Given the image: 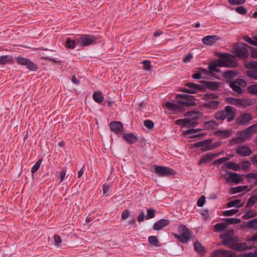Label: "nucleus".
Listing matches in <instances>:
<instances>
[{
    "label": "nucleus",
    "mask_w": 257,
    "mask_h": 257,
    "mask_svg": "<svg viewBox=\"0 0 257 257\" xmlns=\"http://www.w3.org/2000/svg\"><path fill=\"white\" fill-rule=\"evenodd\" d=\"M96 40L93 35H82L77 39V43L81 47H86L92 44Z\"/></svg>",
    "instance_id": "nucleus-7"
},
{
    "label": "nucleus",
    "mask_w": 257,
    "mask_h": 257,
    "mask_svg": "<svg viewBox=\"0 0 257 257\" xmlns=\"http://www.w3.org/2000/svg\"><path fill=\"white\" fill-rule=\"evenodd\" d=\"M233 235L234 230L233 229H229L224 233L220 234V238L223 240L222 241H226L234 236Z\"/></svg>",
    "instance_id": "nucleus-27"
},
{
    "label": "nucleus",
    "mask_w": 257,
    "mask_h": 257,
    "mask_svg": "<svg viewBox=\"0 0 257 257\" xmlns=\"http://www.w3.org/2000/svg\"><path fill=\"white\" fill-rule=\"evenodd\" d=\"M252 135L248 128L244 130L239 131L237 133V137L230 140L229 144L233 146L239 143H243L251 138Z\"/></svg>",
    "instance_id": "nucleus-5"
},
{
    "label": "nucleus",
    "mask_w": 257,
    "mask_h": 257,
    "mask_svg": "<svg viewBox=\"0 0 257 257\" xmlns=\"http://www.w3.org/2000/svg\"><path fill=\"white\" fill-rule=\"evenodd\" d=\"M29 59L24 58L21 57H18L17 58V62L22 65H26L27 63L29 62Z\"/></svg>",
    "instance_id": "nucleus-58"
},
{
    "label": "nucleus",
    "mask_w": 257,
    "mask_h": 257,
    "mask_svg": "<svg viewBox=\"0 0 257 257\" xmlns=\"http://www.w3.org/2000/svg\"><path fill=\"white\" fill-rule=\"evenodd\" d=\"M26 67L30 71H35L38 69L37 65L32 62L30 60H29V62L26 64Z\"/></svg>",
    "instance_id": "nucleus-48"
},
{
    "label": "nucleus",
    "mask_w": 257,
    "mask_h": 257,
    "mask_svg": "<svg viewBox=\"0 0 257 257\" xmlns=\"http://www.w3.org/2000/svg\"><path fill=\"white\" fill-rule=\"evenodd\" d=\"M166 108L171 111H173L176 112H182V106L180 103L176 104L170 102H167L165 104Z\"/></svg>",
    "instance_id": "nucleus-20"
},
{
    "label": "nucleus",
    "mask_w": 257,
    "mask_h": 257,
    "mask_svg": "<svg viewBox=\"0 0 257 257\" xmlns=\"http://www.w3.org/2000/svg\"><path fill=\"white\" fill-rule=\"evenodd\" d=\"M200 83L202 84L203 87H204V91L207 88L212 91L216 90L221 85V83L216 81H200Z\"/></svg>",
    "instance_id": "nucleus-12"
},
{
    "label": "nucleus",
    "mask_w": 257,
    "mask_h": 257,
    "mask_svg": "<svg viewBox=\"0 0 257 257\" xmlns=\"http://www.w3.org/2000/svg\"><path fill=\"white\" fill-rule=\"evenodd\" d=\"M249 49H250L251 56L253 58H257V48L250 46Z\"/></svg>",
    "instance_id": "nucleus-64"
},
{
    "label": "nucleus",
    "mask_w": 257,
    "mask_h": 257,
    "mask_svg": "<svg viewBox=\"0 0 257 257\" xmlns=\"http://www.w3.org/2000/svg\"><path fill=\"white\" fill-rule=\"evenodd\" d=\"M42 159H40L36 163V164L34 165L31 169V173L32 174H34L38 170L42 164Z\"/></svg>",
    "instance_id": "nucleus-52"
},
{
    "label": "nucleus",
    "mask_w": 257,
    "mask_h": 257,
    "mask_svg": "<svg viewBox=\"0 0 257 257\" xmlns=\"http://www.w3.org/2000/svg\"><path fill=\"white\" fill-rule=\"evenodd\" d=\"M224 221L229 224H235L240 222V219L237 218H226L224 219Z\"/></svg>",
    "instance_id": "nucleus-47"
},
{
    "label": "nucleus",
    "mask_w": 257,
    "mask_h": 257,
    "mask_svg": "<svg viewBox=\"0 0 257 257\" xmlns=\"http://www.w3.org/2000/svg\"><path fill=\"white\" fill-rule=\"evenodd\" d=\"M226 102L237 106H241L243 108H246L252 105L253 103L251 99L249 98H236L232 97L225 98Z\"/></svg>",
    "instance_id": "nucleus-4"
},
{
    "label": "nucleus",
    "mask_w": 257,
    "mask_h": 257,
    "mask_svg": "<svg viewBox=\"0 0 257 257\" xmlns=\"http://www.w3.org/2000/svg\"><path fill=\"white\" fill-rule=\"evenodd\" d=\"M144 125L148 128L151 130L154 126V122L151 120H146L144 121Z\"/></svg>",
    "instance_id": "nucleus-62"
},
{
    "label": "nucleus",
    "mask_w": 257,
    "mask_h": 257,
    "mask_svg": "<svg viewBox=\"0 0 257 257\" xmlns=\"http://www.w3.org/2000/svg\"><path fill=\"white\" fill-rule=\"evenodd\" d=\"M233 82H235L237 85L240 87H245L247 85V82L243 79H236Z\"/></svg>",
    "instance_id": "nucleus-56"
},
{
    "label": "nucleus",
    "mask_w": 257,
    "mask_h": 257,
    "mask_svg": "<svg viewBox=\"0 0 257 257\" xmlns=\"http://www.w3.org/2000/svg\"><path fill=\"white\" fill-rule=\"evenodd\" d=\"M238 211V209H235L225 210L223 212V215L224 216H231L236 213Z\"/></svg>",
    "instance_id": "nucleus-57"
},
{
    "label": "nucleus",
    "mask_w": 257,
    "mask_h": 257,
    "mask_svg": "<svg viewBox=\"0 0 257 257\" xmlns=\"http://www.w3.org/2000/svg\"><path fill=\"white\" fill-rule=\"evenodd\" d=\"M221 257H236L235 254L229 250L223 249Z\"/></svg>",
    "instance_id": "nucleus-59"
},
{
    "label": "nucleus",
    "mask_w": 257,
    "mask_h": 257,
    "mask_svg": "<svg viewBox=\"0 0 257 257\" xmlns=\"http://www.w3.org/2000/svg\"><path fill=\"white\" fill-rule=\"evenodd\" d=\"M178 231L179 234L173 233V236L181 243L187 242L191 237L190 231L184 224H181L179 226Z\"/></svg>",
    "instance_id": "nucleus-2"
},
{
    "label": "nucleus",
    "mask_w": 257,
    "mask_h": 257,
    "mask_svg": "<svg viewBox=\"0 0 257 257\" xmlns=\"http://www.w3.org/2000/svg\"><path fill=\"white\" fill-rule=\"evenodd\" d=\"M235 11L238 14L242 15H245L247 13L246 9L243 6H239L238 7H237L235 9Z\"/></svg>",
    "instance_id": "nucleus-61"
},
{
    "label": "nucleus",
    "mask_w": 257,
    "mask_h": 257,
    "mask_svg": "<svg viewBox=\"0 0 257 257\" xmlns=\"http://www.w3.org/2000/svg\"><path fill=\"white\" fill-rule=\"evenodd\" d=\"M246 226L249 229H257V218L248 221Z\"/></svg>",
    "instance_id": "nucleus-44"
},
{
    "label": "nucleus",
    "mask_w": 257,
    "mask_h": 257,
    "mask_svg": "<svg viewBox=\"0 0 257 257\" xmlns=\"http://www.w3.org/2000/svg\"><path fill=\"white\" fill-rule=\"evenodd\" d=\"M248 249L247 245L246 243H239L238 242L236 243L235 247L233 250H235L237 251H242Z\"/></svg>",
    "instance_id": "nucleus-37"
},
{
    "label": "nucleus",
    "mask_w": 257,
    "mask_h": 257,
    "mask_svg": "<svg viewBox=\"0 0 257 257\" xmlns=\"http://www.w3.org/2000/svg\"><path fill=\"white\" fill-rule=\"evenodd\" d=\"M92 97L94 101L98 103H101L104 99L102 94L100 91L94 92L92 95Z\"/></svg>",
    "instance_id": "nucleus-35"
},
{
    "label": "nucleus",
    "mask_w": 257,
    "mask_h": 257,
    "mask_svg": "<svg viewBox=\"0 0 257 257\" xmlns=\"http://www.w3.org/2000/svg\"><path fill=\"white\" fill-rule=\"evenodd\" d=\"M123 139L128 144H133L137 142L138 138L133 133L125 134L123 136Z\"/></svg>",
    "instance_id": "nucleus-24"
},
{
    "label": "nucleus",
    "mask_w": 257,
    "mask_h": 257,
    "mask_svg": "<svg viewBox=\"0 0 257 257\" xmlns=\"http://www.w3.org/2000/svg\"><path fill=\"white\" fill-rule=\"evenodd\" d=\"M76 44H78L77 40L75 41L71 39L70 38H67L65 45L66 48L73 49L75 48V45Z\"/></svg>",
    "instance_id": "nucleus-38"
},
{
    "label": "nucleus",
    "mask_w": 257,
    "mask_h": 257,
    "mask_svg": "<svg viewBox=\"0 0 257 257\" xmlns=\"http://www.w3.org/2000/svg\"><path fill=\"white\" fill-rule=\"evenodd\" d=\"M238 242H239L238 236H234L228 240L222 241L221 244L228 247L231 249H233Z\"/></svg>",
    "instance_id": "nucleus-18"
},
{
    "label": "nucleus",
    "mask_w": 257,
    "mask_h": 257,
    "mask_svg": "<svg viewBox=\"0 0 257 257\" xmlns=\"http://www.w3.org/2000/svg\"><path fill=\"white\" fill-rule=\"evenodd\" d=\"M220 101L217 100H210L204 103L201 106L206 108L216 109L220 104Z\"/></svg>",
    "instance_id": "nucleus-21"
},
{
    "label": "nucleus",
    "mask_w": 257,
    "mask_h": 257,
    "mask_svg": "<svg viewBox=\"0 0 257 257\" xmlns=\"http://www.w3.org/2000/svg\"><path fill=\"white\" fill-rule=\"evenodd\" d=\"M218 97V94H216L214 93H206L204 94L203 96V100H209V99H214L217 98Z\"/></svg>",
    "instance_id": "nucleus-45"
},
{
    "label": "nucleus",
    "mask_w": 257,
    "mask_h": 257,
    "mask_svg": "<svg viewBox=\"0 0 257 257\" xmlns=\"http://www.w3.org/2000/svg\"><path fill=\"white\" fill-rule=\"evenodd\" d=\"M212 142V139L209 138L206 140L197 142L193 144L195 148L200 147V150L204 152L211 150L210 144Z\"/></svg>",
    "instance_id": "nucleus-10"
},
{
    "label": "nucleus",
    "mask_w": 257,
    "mask_h": 257,
    "mask_svg": "<svg viewBox=\"0 0 257 257\" xmlns=\"http://www.w3.org/2000/svg\"><path fill=\"white\" fill-rule=\"evenodd\" d=\"M247 92L250 94L255 96L257 95V84H252L249 86L247 88Z\"/></svg>",
    "instance_id": "nucleus-41"
},
{
    "label": "nucleus",
    "mask_w": 257,
    "mask_h": 257,
    "mask_svg": "<svg viewBox=\"0 0 257 257\" xmlns=\"http://www.w3.org/2000/svg\"><path fill=\"white\" fill-rule=\"evenodd\" d=\"M143 69L147 71H150L151 69V61L150 60H145L143 62Z\"/></svg>",
    "instance_id": "nucleus-60"
},
{
    "label": "nucleus",
    "mask_w": 257,
    "mask_h": 257,
    "mask_svg": "<svg viewBox=\"0 0 257 257\" xmlns=\"http://www.w3.org/2000/svg\"><path fill=\"white\" fill-rule=\"evenodd\" d=\"M236 71L228 70L223 72L222 75L226 79H231L237 75Z\"/></svg>",
    "instance_id": "nucleus-36"
},
{
    "label": "nucleus",
    "mask_w": 257,
    "mask_h": 257,
    "mask_svg": "<svg viewBox=\"0 0 257 257\" xmlns=\"http://www.w3.org/2000/svg\"><path fill=\"white\" fill-rule=\"evenodd\" d=\"M257 202V194L251 196L248 200L245 208L252 206Z\"/></svg>",
    "instance_id": "nucleus-39"
},
{
    "label": "nucleus",
    "mask_w": 257,
    "mask_h": 257,
    "mask_svg": "<svg viewBox=\"0 0 257 257\" xmlns=\"http://www.w3.org/2000/svg\"><path fill=\"white\" fill-rule=\"evenodd\" d=\"M246 75L249 77L257 80V70L247 71Z\"/></svg>",
    "instance_id": "nucleus-54"
},
{
    "label": "nucleus",
    "mask_w": 257,
    "mask_h": 257,
    "mask_svg": "<svg viewBox=\"0 0 257 257\" xmlns=\"http://www.w3.org/2000/svg\"><path fill=\"white\" fill-rule=\"evenodd\" d=\"M256 215L257 212L255 210H248L245 213L244 215L242 216V218L244 219H248L255 217Z\"/></svg>",
    "instance_id": "nucleus-40"
},
{
    "label": "nucleus",
    "mask_w": 257,
    "mask_h": 257,
    "mask_svg": "<svg viewBox=\"0 0 257 257\" xmlns=\"http://www.w3.org/2000/svg\"><path fill=\"white\" fill-rule=\"evenodd\" d=\"M245 67L247 69L253 70H257V62L250 61L248 63L245 64Z\"/></svg>",
    "instance_id": "nucleus-51"
},
{
    "label": "nucleus",
    "mask_w": 257,
    "mask_h": 257,
    "mask_svg": "<svg viewBox=\"0 0 257 257\" xmlns=\"http://www.w3.org/2000/svg\"><path fill=\"white\" fill-rule=\"evenodd\" d=\"M13 61V57L11 55H4L0 56V64L5 65L11 63Z\"/></svg>",
    "instance_id": "nucleus-31"
},
{
    "label": "nucleus",
    "mask_w": 257,
    "mask_h": 257,
    "mask_svg": "<svg viewBox=\"0 0 257 257\" xmlns=\"http://www.w3.org/2000/svg\"><path fill=\"white\" fill-rule=\"evenodd\" d=\"M250 162L248 161L243 162V165L242 166V170L244 172H247L248 171L250 167Z\"/></svg>",
    "instance_id": "nucleus-63"
},
{
    "label": "nucleus",
    "mask_w": 257,
    "mask_h": 257,
    "mask_svg": "<svg viewBox=\"0 0 257 257\" xmlns=\"http://www.w3.org/2000/svg\"><path fill=\"white\" fill-rule=\"evenodd\" d=\"M244 202L241 203V201L239 199L234 200L228 202L226 204L227 207H236L240 208L243 206Z\"/></svg>",
    "instance_id": "nucleus-29"
},
{
    "label": "nucleus",
    "mask_w": 257,
    "mask_h": 257,
    "mask_svg": "<svg viewBox=\"0 0 257 257\" xmlns=\"http://www.w3.org/2000/svg\"><path fill=\"white\" fill-rule=\"evenodd\" d=\"M231 111V106L227 105L224 110L218 111L214 114V117L218 120H223L227 118Z\"/></svg>",
    "instance_id": "nucleus-13"
},
{
    "label": "nucleus",
    "mask_w": 257,
    "mask_h": 257,
    "mask_svg": "<svg viewBox=\"0 0 257 257\" xmlns=\"http://www.w3.org/2000/svg\"><path fill=\"white\" fill-rule=\"evenodd\" d=\"M249 46L244 43L239 45L236 44L232 48V53L238 58L246 59L249 56Z\"/></svg>",
    "instance_id": "nucleus-3"
},
{
    "label": "nucleus",
    "mask_w": 257,
    "mask_h": 257,
    "mask_svg": "<svg viewBox=\"0 0 257 257\" xmlns=\"http://www.w3.org/2000/svg\"><path fill=\"white\" fill-rule=\"evenodd\" d=\"M224 167L227 169H231L235 171H237L240 170L241 167L239 164L233 162H229L227 163L224 164L221 168L223 169Z\"/></svg>",
    "instance_id": "nucleus-25"
},
{
    "label": "nucleus",
    "mask_w": 257,
    "mask_h": 257,
    "mask_svg": "<svg viewBox=\"0 0 257 257\" xmlns=\"http://www.w3.org/2000/svg\"><path fill=\"white\" fill-rule=\"evenodd\" d=\"M226 174L229 177L226 179L227 182H233L235 184H239L242 182L243 175L237 173L227 171Z\"/></svg>",
    "instance_id": "nucleus-11"
},
{
    "label": "nucleus",
    "mask_w": 257,
    "mask_h": 257,
    "mask_svg": "<svg viewBox=\"0 0 257 257\" xmlns=\"http://www.w3.org/2000/svg\"><path fill=\"white\" fill-rule=\"evenodd\" d=\"M244 190H247V191L250 190V189H248V186L244 185L232 187L230 189V192L231 194H234L237 193L242 192Z\"/></svg>",
    "instance_id": "nucleus-28"
},
{
    "label": "nucleus",
    "mask_w": 257,
    "mask_h": 257,
    "mask_svg": "<svg viewBox=\"0 0 257 257\" xmlns=\"http://www.w3.org/2000/svg\"><path fill=\"white\" fill-rule=\"evenodd\" d=\"M245 177L248 179V182L251 183L250 188L257 185V174L249 173L245 175Z\"/></svg>",
    "instance_id": "nucleus-22"
},
{
    "label": "nucleus",
    "mask_w": 257,
    "mask_h": 257,
    "mask_svg": "<svg viewBox=\"0 0 257 257\" xmlns=\"http://www.w3.org/2000/svg\"><path fill=\"white\" fill-rule=\"evenodd\" d=\"M220 39L221 38L217 35H208L202 38V42L205 45L212 46Z\"/></svg>",
    "instance_id": "nucleus-15"
},
{
    "label": "nucleus",
    "mask_w": 257,
    "mask_h": 257,
    "mask_svg": "<svg viewBox=\"0 0 257 257\" xmlns=\"http://www.w3.org/2000/svg\"><path fill=\"white\" fill-rule=\"evenodd\" d=\"M215 229L217 232L220 231L227 227L226 225L223 223H217L215 225Z\"/></svg>",
    "instance_id": "nucleus-53"
},
{
    "label": "nucleus",
    "mask_w": 257,
    "mask_h": 257,
    "mask_svg": "<svg viewBox=\"0 0 257 257\" xmlns=\"http://www.w3.org/2000/svg\"><path fill=\"white\" fill-rule=\"evenodd\" d=\"M194 250L202 254H204L205 252V249L204 247L202 245L201 243L199 241H196L194 243Z\"/></svg>",
    "instance_id": "nucleus-33"
},
{
    "label": "nucleus",
    "mask_w": 257,
    "mask_h": 257,
    "mask_svg": "<svg viewBox=\"0 0 257 257\" xmlns=\"http://www.w3.org/2000/svg\"><path fill=\"white\" fill-rule=\"evenodd\" d=\"M215 135L222 139L229 138L232 134L231 130H217L214 133Z\"/></svg>",
    "instance_id": "nucleus-23"
},
{
    "label": "nucleus",
    "mask_w": 257,
    "mask_h": 257,
    "mask_svg": "<svg viewBox=\"0 0 257 257\" xmlns=\"http://www.w3.org/2000/svg\"><path fill=\"white\" fill-rule=\"evenodd\" d=\"M235 114V110L232 106H231V111L230 112H229V114H228V116L227 117V121L228 122H231L234 119Z\"/></svg>",
    "instance_id": "nucleus-49"
},
{
    "label": "nucleus",
    "mask_w": 257,
    "mask_h": 257,
    "mask_svg": "<svg viewBox=\"0 0 257 257\" xmlns=\"http://www.w3.org/2000/svg\"><path fill=\"white\" fill-rule=\"evenodd\" d=\"M217 54L220 56V58L216 61L209 63L208 68L210 71L220 72V69H217V67L233 68L237 66V63L235 60L234 56L233 55L225 53Z\"/></svg>",
    "instance_id": "nucleus-1"
},
{
    "label": "nucleus",
    "mask_w": 257,
    "mask_h": 257,
    "mask_svg": "<svg viewBox=\"0 0 257 257\" xmlns=\"http://www.w3.org/2000/svg\"><path fill=\"white\" fill-rule=\"evenodd\" d=\"M252 119V116L248 113H243L240 114L236 119L235 123L238 125L248 124L249 121Z\"/></svg>",
    "instance_id": "nucleus-9"
},
{
    "label": "nucleus",
    "mask_w": 257,
    "mask_h": 257,
    "mask_svg": "<svg viewBox=\"0 0 257 257\" xmlns=\"http://www.w3.org/2000/svg\"><path fill=\"white\" fill-rule=\"evenodd\" d=\"M155 172L160 176H170L176 174V172L172 168L162 166H157L155 168Z\"/></svg>",
    "instance_id": "nucleus-8"
},
{
    "label": "nucleus",
    "mask_w": 257,
    "mask_h": 257,
    "mask_svg": "<svg viewBox=\"0 0 257 257\" xmlns=\"http://www.w3.org/2000/svg\"><path fill=\"white\" fill-rule=\"evenodd\" d=\"M194 115L193 118L194 119H197L201 117L203 115V113L201 112L198 111H190L187 112L185 114L186 117H191Z\"/></svg>",
    "instance_id": "nucleus-30"
},
{
    "label": "nucleus",
    "mask_w": 257,
    "mask_h": 257,
    "mask_svg": "<svg viewBox=\"0 0 257 257\" xmlns=\"http://www.w3.org/2000/svg\"><path fill=\"white\" fill-rule=\"evenodd\" d=\"M176 98L185 99L189 101H194L196 99L194 96L184 94H179L176 95Z\"/></svg>",
    "instance_id": "nucleus-42"
},
{
    "label": "nucleus",
    "mask_w": 257,
    "mask_h": 257,
    "mask_svg": "<svg viewBox=\"0 0 257 257\" xmlns=\"http://www.w3.org/2000/svg\"><path fill=\"white\" fill-rule=\"evenodd\" d=\"M185 86L188 88H182L180 90L181 92L194 94L197 93L198 91H204V87H203L202 84H198L189 82L186 83Z\"/></svg>",
    "instance_id": "nucleus-6"
},
{
    "label": "nucleus",
    "mask_w": 257,
    "mask_h": 257,
    "mask_svg": "<svg viewBox=\"0 0 257 257\" xmlns=\"http://www.w3.org/2000/svg\"><path fill=\"white\" fill-rule=\"evenodd\" d=\"M243 39L246 42L248 43L249 44L252 45L253 46H257V42L254 40L251 39V38L247 36H244L243 37Z\"/></svg>",
    "instance_id": "nucleus-55"
},
{
    "label": "nucleus",
    "mask_w": 257,
    "mask_h": 257,
    "mask_svg": "<svg viewBox=\"0 0 257 257\" xmlns=\"http://www.w3.org/2000/svg\"><path fill=\"white\" fill-rule=\"evenodd\" d=\"M229 87L235 92L237 95H240L243 93L244 90L235 82L231 81L228 83Z\"/></svg>",
    "instance_id": "nucleus-26"
},
{
    "label": "nucleus",
    "mask_w": 257,
    "mask_h": 257,
    "mask_svg": "<svg viewBox=\"0 0 257 257\" xmlns=\"http://www.w3.org/2000/svg\"><path fill=\"white\" fill-rule=\"evenodd\" d=\"M109 128L111 132L116 134H120L123 132V126L120 121H112L109 124Z\"/></svg>",
    "instance_id": "nucleus-14"
},
{
    "label": "nucleus",
    "mask_w": 257,
    "mask_h": 257,
    "mask_svg": "<svg viewBox=\"0 0 257 257\" xmlns=\"http://www.w3.org/2000/svg\"><path fill=\"white\" fill-rule=\"evenodd\" d=\"M180 122H182L181 126L182 127H188V122H189L188 118L179 119L176 120L175 123L177 125H180Z\"/></svg>",
    "instance_id": "nucleus-50"
},
{
    "label": "nucleus",
    "mask_w": 257,
    "mask_h": 257,
    "mask_svg": "<svg viewBox=\"0 0 257 257\" xmlns=\"http://www.w3.org/2000/svg\"><path fill=\"white\" fill-rule=\"evenodd\" d=\"M236 153L241 157H247L250 156L252 152L251 149L246 146H240L238 147L236 150Z\"/></svg>",
    "instance_id": "nucleus-16"
},
{
    "label": "nucleus",
    "mask_w": 257,
    "mask_h": 257,
    "mask_svg": "<svg viewBox=\"0 0 257 257\" xmlns=\"http://www.w3.org/2000/svg\"><path fill=\"white\" fill-rule=\"evenodd\" d=\"M204 126L206 130H210L218 126V123L213 120H211L204 122Z\"/></svg>",
    "instance_id": "nucleus-34"
},
{
    "label": "nucleus",
    "mask_w": 257,
    "mask_h": 257,
    "mask_svg": "<svg viewBox=\"0 0 257 257\" xmlns=\"http://www.w3.org/2000/svg\"><path fill=\"white\" fill-rule=\"evenodd\" d=\"M219 155V154L207 153L204 155L200 160L198 165H201L203 164L207 163L212 160L214 158Z\"/></svg>",
    "instance_id": "nucleus-19"
},
{
    "label": "nucleus",
    "mask_w": 257,
    "mask_h": 257,
    "mask_svg": "<svg viewBox=\"0 0 257 257\" xmlns=\"http://www.w3.org/2000/svg\"><path fill=\"white\" fill-rule=\"evenodd\" d=\"M178 103H180L181 106H182V111L186 107H190V106H194L196 105V103L193 102V101H184L181 100L178 101Z\"/></svg>",
    "instance_id": "nucleus-32"
},
{
    "label": "nucleus",
    "mask_w": 257,
    "mask_h": 257,
    "mask_svg": "<svg viewBox=\"0 0 257 257\" xmlns=\"http://www.w3.org/2000/svg\"><path fill=\"white\" fill-rule=\"evenodd\" d=\"M156 211L153 208L147 209V215H146V219L149 220L154 218L155 216Z\"/></svg>",
    "instance_id": "nucleus-43"
},
{
    "label": "nucleus",
    "mask_w": 257,
    "mask_h": 257,
    "mask_svg": "<svg viewBox=\"0 0 257 257\" xmlns=\"http://www.w3.org/2000/svg\"><path fill=\"white\" fill-rule=\"evenodd\" d=\"M170 223V221L166 219H161L156 222L153 225V229L160 230L167 226Z\"/></svg>",
    "instance_id": "nucleus-17"
},
{
    "label": "nucleus",
    "mask_w": 257,
    "mask_h": 257,
    "mask_svg": "<svg viewBox=\"0 0 257 257\" xmlns=\"http://www.w3.org/2000/svg\"><path fill=\"white\" fill-rule=\"evenodd\" d=\"M148 241L149 243L155 246H160V245L158 244L159 241L157 237L156 236H150L148 238Z\"/></svg>",
    "instance_id": "nucleus-46"
}]
</instances>
